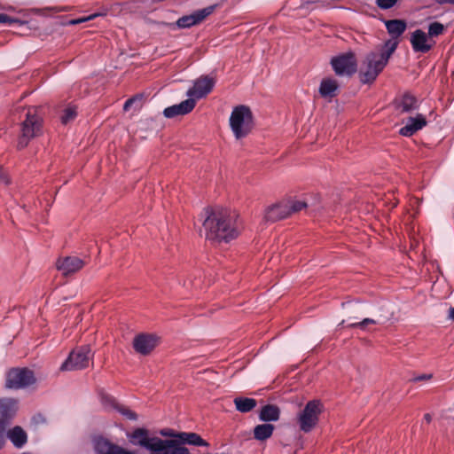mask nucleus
Here are the masks:
<instances>
[{
	"label": "nucleus",
	"instance_id": "5701e85b",
	"mask_svg": "<svg viewBox=\"0 0 454 454\" xmlns=\"http://www.w3.org/2000/svg\"><path fill=\"white\" fill-rule=\"evenodd\" d=\"M177 436V441L182 445L184 443H189L194 446L207 445V443L198 434L195 433H179Z\"/></svg>",
	"mask_w": 454,
	"mask_h": 454
},
{
	"label": "nucleus",
	"instance_id": "4468645a",
	"mask_svg": "<svg viewBox=\"0 0 454 454\" xmlns=\"http://www.w3.org/2000/svg\"><path fill=\"white\" fill-rule=\"evenodd\" d=\"M158 345V338L152 334L140 333L133 340V348L140 355H149Z\"/></svg>",
	"mask_w": 454,
	"mask_h": 454
},
{
	"label": "nucleus",
	"instance_id": "0eeeda50",
	"mask_svg": "<svg viewBox=\"0 0 454 454\" xmlns=\"http://www.w3.org/2000/svg\"><path fill=\"white\" fill-rule=\"evenodd\" d=\"M35 382L34 372L27 368H12L6 374L5 386L8 388H24Z\"/></svg>",
	"mask_w": 454,
	"mask_h": 454
},
{
	"label": "nucleus",
	"instance_id": "f257e3e1",
	"mask_svg": "<svg viewBox=\"0 0 454 454\" xmlns=\"http://www.w3.org/2000/svg\"><path fill=\"white\" fill-rule=\"evenodd\" d=\"M202 225L206 239L215 242H230L237 239L243 229L239 213L229 208L207 210Z\"/></svg>",
	"mask_w": 454,
	"mask_h": 454
},
{
	"label": "nucleus",
	"instance_id": "cd10ccee",
	"mask_svg": "<svg viewBox=\"0 0 454 454\" xmlns=\"http://www.w3.org/2000/svg\"><path fill=\"white\" fill-rule=\"evenodd\" d=\"M289 216L294 213H298L307 207V203L299 200H285Z\"/></svg>",
	"mask_w": 454,
	"mask_h": 454
},
{
	"label": "nucleus",
	"instance_id": "f03ea898",
	"mask_svg": "<svg viewBox=\"0 0 454 454\" xmlns=\"http://www.w3.org/2000/svg\"><path fill=\"white\" fill-rule=\"evenodd\" d=\"M397 45V42L387 40L384 45L385 50L381 52H370L365 57L359 70V79L362 83L370 84L376 80L387 64Z\"/></svg>",
	"mask_w": 454,
	"mask_h": 454
},
{
	"label": "nucleus",
	"instance_id": "b1692460",
	"mask_svg": "<svg viewBox=\"0 0 454 454\" xmlns=\"http://www.w3.org/2000/svg\"><path fill=\"white\" fill-rule=\"evenodd\" d=\"M280 410L273 404L263 406L260 412V419L262 421H277L279 419Z\"/></svg>",
	"mask_w": 454,
	"mask_h": 454
},
{
	"label": "nucleus",
	"instance_id": "c03bdc74",
	"mask_svg": "<svg viewBox=\"0 0 454 454\" xmlns=\"http://www.w3.org/2000/svg\"><path fill=\"white\" fill-rule=\"evenodd\" d=\"M424 419L427 423H430L432 419L431 415L428 413L425 414Z\"/></svg>",
	"mask_w": 454,
	"mask_h": 454
},
{
	"label": "nucleus",
	"instance_id": "4c0bfd02",
	"mask_svg": "<svg viewBox=\"0 0 454 454\" xmlns=\"http://www.w3.org/2000/svg\"><path fill=\"white\" fill-rule=\"evenodd\" d=\"M110 454H134L132 451H129L124 450L121 447L117 446L115 449L112 450Z\"/></svg>",
	"mask_w": 454,
	"mask_h": 454
},
{
	"label": "nucleus",
	"instance_id": "bb28decb",
	"mask_svg": "<svg viewBox=\"0 0 454 454\" xmlns=\"http://www.w3.org/2000/svg\"><path fill=\"white\" fill-rule=\"evenodd\" d=\"M116 447L104 438H98L94 442V448L98 454H110Z\"/></svg>",
	"mask_w": 454,
	"mask_h": 454
},
{
	"label": "nucleus",
	"instance_id": "c756f323",
	"mask_svg": "<svg viewBox=\"0 0 454 454\" xmlns=\"http://www.w3.org/2000/svg\"><path fill=\"white\" fill-rule=\"evenodd\" d=\"M77 115V109L75 106H68L63 111V114L60 116L61 122L67 124L69 121L74 120Z\"/></svg>",
	"mask_w": 454,
	"mask_h": 454
},
{
	"label": "nucleus",
	"instance_id": "a18cd8bd",
	"mask_svg": "<svg viewBox=\"0 0 454 454\" xmlns=\"http://www.w3.org/2000/svg\"><path fill=\"white\" fill-rule=\"evenodd\" d=\"M120 6V4L116 3L111 5L110 10H114Z\"/></svg>",
	"mask_w": 454,
	"mask_h": 454
},
{
	"label": "nucleus",
	"instance_id": "f3484780",
	"mask_svg": "<svg viewBox=\"0 0 454 454\" xmlns=\"http://www.w3.org/2000/svg\"><path fill=\"white\" fill-rule=\"evenodd\" d=\"M339 88L340 84L336 79L333 77H325L322 79L318 91L323 98L331 100L338 95Z\"/></svg>",
	"mask_w": 454,
	"mask_h": 454
},
{
	"label": "nucleus",
	"instance_id": "c9c22d12",
	"mask_svg": "<svg viewBox=\"0 0 454 454\" xmlns=\"http://www.w3.org/2000/svg\"><path fill=\"white\" fill-rule=\"evenodd\" d=\"M160 434L165 437H172L175 440H178V434L175 433L174 430L169 428H164L160 431Z\"/></svg>",
	"mask_w": 454,
	"mask_h": 454
},
{
	"label": "nucleus",
	"instance_id": "6e6552de",
	"mask_svg": "<svg viewBox=\"0 0 454 454\" xmlns=\"http://www.w3.org/2000/svg\"><path fill=\"white\" fill-rule=\"evenodd\" d=\"M17 411V402L12 398L0 400V449L5 442V430Z\"/></svg>",
	"mask_w": 454,
	"mask_h": 454
},
{
	"label": "nucleus",
	"instance_id": "72a5a7b5",
	"mask_svg": "<svg viewBox=\"0 0 454 454\" xmlns=\"http://www.w3.org/2000/svg\"><path fill=\"white\" fill-rule=\"evenodd\" d=\"M377 322L374 319L364 318V320H362L360 322L349 324L348 325V327H349V328H356V327H358V328H361V329H364L367 325H374Z\"/></svg>",
	"mask_w": 454,
	"mask_h": 454
},
{
	"label": "nucleus",
	"instance_id": "4be33fe9",
	"mask_svg": "<svg viewBox=\"0 0 454 454\" xmlns=\"http://www.w3.org/2000/svg\"><path fill=\"white\" fill-rule=\"evenodd\" d=\"M8 438L17 448L22 447L27 442V434L20 427H14L7 433Z\"/></svg>",
	"mask_w": 454,
	"mask_h": 454
},
{
	"label": "nucleus",
	"instance_id": "1a4fd4ad",
	"mask_svg": "<svg viewBox=\"0 0 454 454\" xmlns=\"http://www.w3.org/2000/svg\"><path fill=\"white\" fill-rule=\"evenodd\" d=\"M331 64L337 75H351L357 69V62L352 52L333 58Z\"/></svg>",
	"mask_w": 454,
	"mask_h": 454
},
{
	"label": "nucleus",
	"instance_id": "7c9ffc66",
	"mask_svg": "<svg viewBox=\"0 0 454 454\" xmlns=\"http://www.w3.org/2000/svg\"><path fill=\"white\" fill-rule=\"evenodd\" d=\"M99 397L101 403L106 409H115L118 403H116L115 399L111 396L110 395L106 394L104 391L99 392Z\"/></svg>",
	"mask_w": 454,
	"mask_h": 454
},
{
	"label": "nucleus",
	"instance_id": "37998d69",
	"mask_svg": "<svg viewBox=\"0 0 454 454\" xmlns=\"http://www.w3.org/2000/svg\"><path fill=\"white\" fill-rule=\"evenodd\" d=\"M449 318L454 320V307L450 309Z\"/></svg>",
	"mask_w": 454,
	"mask_h": 454
},
{
	"label": "nucleus",
	"instance_id": "39448f33",
	"mask_svg": "<svg viewBox=\"0 0 454 454\" xmlns=\"http://www.w3.org/2000/svg\"><path fill=\"white\" fill-rule=\"evenodd\" d=\"M324 411V405L319 400H311L297 414V424L301 431H312L319 421V416Z\"/></svg>",
	"mask_w": 454,
	"mask_h": 454
},
{
	"label": "nucleus",
	"instance_id": "6ab92c4d",
	"mask_svg": "<svg viewBox=\"0 0 454 454\" xmlns=\"http://www.w3.org/2000/svg\"><path fill=\"white\" fill-rule=\"evenodd\" d=\"M427 125V120L423 114H417L415 117L409 118L405 126L400 129L399 133L404 137H411L417 131Z\"/></svg>",
	"mask_w": 454,
	"mask_h": 454
},
{
	"label": "nucleus",
	"instance_id": "2eb2a0df",
	"mask_svg": "<svg viewBox=\"0 0 454 454\" xmlns=\"http://www.w3.org/2000/svg\"><path fill=\"white\" fill-rule=\"evenodd\" d=\"M85 264V262L79 257L67 256L57 260L56 268L64 276H68L81 270Z\"/></svg>",
	"mask_w": 454,
	"mask_h": 454
},
{
	"label": "nucleus",
	"instance_id": "a19ab883",
	"mask_svg": "<svg viewBox=\"0 0 454 454\" xmlns=\"http://www.w3.org/2000/svg\"><path fill=\"white\" fill-rule=\"evenodd\" d=\"M0 179L3 180L4 182H5L6 184L9 183L6 176L4 174L3 170H2V167L0 166Z\"/></svg>",
	"mask_w": 454,
	"mask_h": 454
},
{
	"label": "nucleus",
	"instance_id": "393cba45",
	"mask_svg": "<svg viewBox=\"0 0 454 454\" xmlns=\"http://www.w3.org/2000/svg\"><path fill=\"white\" fill-rule=\"evenodd\" d=\"M233 402L236 410L242 413L251 411L257 405L256 400L249 397H236Z\"/></svg>",
	"mask_w": 454,
	"mask_h": 454
},
{
	"label": "nucleus",
	"instance_id": "79ce46f5",
	"mask_svg": "<svg viewBox=\"0 0 454 454\" xmlns=\"http://www.w3.org/2000/svg\"><path fill=\"white\" fill-rule=\"evenodd\" d=\"M134 99L133 98H129L128 99L125 104H124V110L127 111L129 109V107L130 106V105L133 103Z\"/></svg>",
	"mask_w": 454,
	"mask_h": 454
},
{
	"label": "nucleus",
	"instance_id": "ea45409f",
	"mask_svg": "<svg viewBox=\"0 0 454 454\" xmlns=\"http://www.w3.org/2000/svg\"><path fill=\"white\" fill-rule=\"evenodd\" d=\"M439 4H454V0H434Z\"/></svg>",
	"mask_w": 454,
	"mask_h": 454
},
{
	"label": "nucleus",
	"instance_id": "c85d7f7f",
	"mask_svg": "<svg viewBox=\"0 0 454 454\" xmlns=\"http://www.w3.org/2000/svg\"><path fill=\"white\" fill-rule=\"evenodd\" d=\"M445 26L438 21H434L429 24L427 35L430 38L437 37L445 32Z\"/></svg>",
	"mask_w": 454,
	"mask_h": 454
},
{
	"label": "nucleus",
	"instance_id": "f704fd0d",
	"mask_svg": "<svg viewBox=\"0 0 454 454\" xmlns=\"http://www.w3.org/2000/svg\"><path fill=\"white\" fill-rule=\"evenodd\" d=\"M396 2L397 0H377L376 4L380 9L386 10L392 8Z\"/></svg>",
	"mask_w": 454,
	"mask_h": 454
},
{
	"label": "nucleus",
	"instance_id": "9b49d317",
	"mask_svg": "<svg viewBox=\"0 0 454 454\" xmlns=\"http://www.w3.org/2000/svg\"><path fill=\"white\" fill-rule=\"evenodd\" d=\"M215 83V81L214 78L207 75L201 76L197 79L193 86L188 90L187 96L195 100L202 98L211 92Z\"/></svg>",
	"mask_w": 454,
	"mask_h": 454
},
{
	"label": "nucleus",
	"instance_id": "aec40b11",
	"mask_svg": "<svg viewBox=\"0 0 454 454\" xmlns=\"http://www.w3.org/2000/svg\"><path fill=\"white\" fill-rule=\"evenodd\" d=\"M385 27L387 30V33L392 37L390 40L395 41L398 37H400L407 28V23L403 20H388L384 21Z\"/></svg>",
	"mask_w": 454,
	"mask_h": 454
},
{
	"label": "nucleus",
	"instance_id": "a878e982",
	"mask_svg": "<svg viewBox=\"0 0 454 454\" xmlns=\"http://www.w3.org/2000/svg\"><path fill=\"white\" fill-rule=\"evenodd\" d=\"M275 427L271 424L257 425L254 428V438L258 441H265L271 437Z\"/></svg>",
	"mask_w": 454,
	"mask_h": 454
},
{
	"label": "nucleus",
	"instance_id": "473e14b6",
	"mask_svg": "<svg viewBox=\"0 0 454 454\" xmlns=\"http://www.w3.org/2000/svg\"><path fill=\"white\" fill-rule=\"evenodd\" d=\"M108 12V10L107 9H104L103 12H97V13H93L88 17H84V18H81V19H77V20H70V24L72 25H75V24H80V23H82V22H85V21H89V20H91L93 19H95L96 17H98V16H105L106 15Z\"/></svg>",
	"mask_w": 454,
	"mask_h": 454
},
{
	"label": "nucleus",
	"instance_id": "a211bd4d",
	"mask_svg": "<svg viewBox=\"0 0 454 454\" xmlns=\"http://www.w3.org/2000/svg\"><path fill=\"white\" fill-rule=\"evenodd\" d=\"M289 216L285 200L266 208L264 219L270 222H277Z\"/></svg>",
	"mask_w": 454,
	"mask_h": 454
},
{
	"label": "nucleus",
	"instance_id": "412c9836",
	"mask_svg": "<svg viewBox=\"0 0 454 454\" xmlns=\"http://www.w3.org/2000/svg\"><path fill=\"white\" fill-rule=\"evenodd\" d=\"M418 107V99L410 93L403 94L395 101V108L401 114L410 113Z\"/></svg>",
	"mask_w": 454,
	"mask_h": 454
},
{
	"label": "nucleus",
	"instance_id": "58836bf2",
	"mask_svg": "<svg viewBox=\"0 0 454 454\" xmlns=\"http://www.w3.org/2000/svg\"><path fill=\"white\" fill-rule=\"evenodd\" d=\"M433 377L432 374H422L413 379V381L429 380Z\"/></svg>",
	"mask_w": 454,
	"mask_h": 454
},
{
	"label": "nucleus",
	"instance_id": "9d476101",
	"mask_svg": "<svg viewBox=\"0 0 454 454\" xmlns=\"http://www.w3.org/2000/svg\"><path fill=\"white\" fill-rule=\"evenodd\" d=\"M412 50L415 52L427 53L435 45V41L421 29H416L410 39Z\"/></svg>",
	"mask_w": 454,
	"mask_h": 454
},
{
	"label": "nucleus",
	"instance_id": "e433bc0d",
	"mask_svg": "<svg viewBox=\"0 0 454 454\" xmlns=\"http://www.w3.org/2000/svg\"><path fill=\"white\" fill-rule=\"evenodd\" d=\"M18 22H20L18 20L12 19L4 13H0V23L12 24Z\"/></svg>",
	"mask_w": 454,
	"mask_h": 454
},
{
	"label": "nucleus",
	"instance_id": "f8f14e48",
	"mask_svg": "<svg viewBox=\"0 0 454 454\" xmlns=\"http://www.w3.org/2000/svg\"><path fill=\"white\" fill-rule=\"evenodd\" d=\"M130 440L134 444L150 450L151 454H153L154 450L159 446L158 444L161 443V438L156 436L150 437L148 431L145 428H137L134 430L130 434Z\"/></svg>",
	"mask_w": 454,
	"mask_h": 454
},
{
	"label": "nucleus",
	"instance_id": "7ed1b4c3",
	"mask_svg": "<svg viewBox=\"0 0 454 454\" xmlns=\"http://www.w3.org/2000/svg\"><path fill=\"white\" fill-rule=\"evenodd\" d=\"M43 128V117L39 108L35 106L27 107L25 110V119L20 125V134L18 137V149L25 148L31 139L39 136Z\"/></svg>",
	"mask_w": 454,
	"mask_h": 454
},
{
	"label": "nucleus",
	"instance_id": "2f4dec72",
	"mask_svg": "<svg viewBox=\"0 0 454 454\" xmlns=\"http://www.w3.org/2000/svg\"><path fill=\"white\" fill-rule=\"evenodd\" d=\"M115 410L130 420H136L137 419V415L126 406L118 404Z\"/></svg>",
	"mask_w": 454,
	"mask_h": 454
},
{
	"label": "nucleus",
	"instance_id": "20e7f679",
	"mask_svg": "<svg viewBox=\"0 0 454 454\" xmlns=\"http://www.w3.org/2000/svg\"><path fill=\"white\" fill-rule=\"evenodd\" d=\"M230 126L237 139L247 137L253 129V114L247 106H235L230 117Z\"/></svg>",
	"mask_w": 454,
	"mask_h": 454
},
{
	"label": "nucleus",
	"instance_id": "dca6fc26",
	"mask_svg": "<svg viewBox=\"0 0 454 454\" xmlns=\"http://www.w3.org/2000/svg\"><path fill=\"white\" fill-rule=\"evenodd\" d=\"M196 106L194 98L188 99L177 105H173L164 109L163 114L166 118H174L178 115H185L191 113Z\"/></svg>",
	"mask_w": 454,
	"mask_h": 454
},
{
	"label": "nucleus",
	"instance_id": "ddd939ff",
	"mask_svg": "<svg viewBox=\"0 0 454 454\" xmlns=\"http://www.w3.org/2000/svg\"><path fill=\"white\" fill-rule=\"evenodd\" d=\"M215 6H207L201 10H198L190 15L179 18L176 25L180 28H188L202 22L207 16L213 13Z\"/></svg>",
	"mask_w": 454,
	"mask_h": 454
},
{
	"label": "nucleus",
	"instance_id": "423d86ee",
	"mask_svg": "<svg viewBox=\"0 0 454 454\" xmlns=\"http://www.w3.org/2000/svg\"><path fill=\"white\" fill-rule=\"evenodd\" d=\"M91 360V349L89 346H82L74 349L63 363L62 371L82 370L89 366Z\"/></svg>",
	"mask_w": 454,
	"mask_h": 454
}]
</instances>
